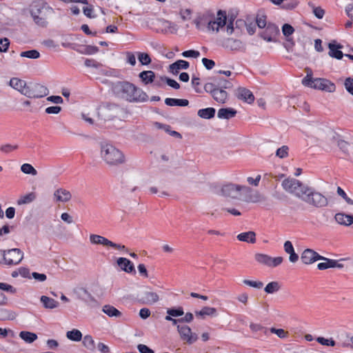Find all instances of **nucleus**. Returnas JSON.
Returning a JSON list of instances; mask_svg holds the SVG:
<instances>
[{
    "mask_svg": "<svg viewBox=\"0 0 353 353\" xmlns=\"http://www.w3.org/2000/svg\"><path fill=\"white\" fill-rule=\"evenodd\" d=\"M116 97L130 103L148 101V95L141 88L129 81H118L112 87Z\"/></svg>",
    "mask_w": 353,
    "mask_h": 353,
    "instance_id": "obj_1",
    "label": "nucleus"
},
{
    "mask_svg": "<svg viewBox=\"0 0 353 353\" xmlns=\"http://www.w3.org/2000/svg\"><path fill=\"white\" fill-rule=\"evenodd\" d=\"M101 157L109 165H118L125 162L123 152L114 145L107 142L100 144Z\"/></svg>",
    "mask_w": 353,
    "mask_h": 353,
    "instance_id": "obj_2",
    "label": "nucleus"
},
{
    "mask_svg": "<svg viewBox=\"0 0 353 353\" xmlns=\"http://www.w3.org/2000/svg\"><path fill=\"white\" fill-rule=\"evenodd\" d=\"M221 194L225 197L234 199H243L248 201V195L251 193L252 189L245 185L234 183L223 185L221 188Z\"/></svg>",
    "mask_w": 353,
    "mask_h": 353,
    "instance_id": "obj_3",
    "label": "nucleus"
},
{
    "mask_svg": "<svg viewBox=\"0 0 353 353\" xmlns=\"http://www.w3.org/2000/svg\"><path fill=\"white\" fill-rule=\"evenodd\" d=\"M201 21L203 23H208L207 28L208 30L219 32L221 28L226 25V12L219 10L217 12L216 17H214L213 13L208 11L201 17Z\"/></svg>",
    "mask_w": 353,
    "mask_h": 353,
    "instance_id": "obj_4",
    "label": "nucleus"
},
{
    "mask_svg": "<svg viewBox=\"0 0 353 353\" xmlns=\"http://www.w3.org/2000/svg\"><path fill=\"white\" fill-rule=\"evenodd\" d=\"M302 201L317 208L327 207L329 204L328 199L325 195L309 186L305 192Z\"/></svg>",
    "mask_w": 353,
    "mask_h": 353,
    "instance_id": "obj_5",
    "label": "nucleus"
},
{
    "mask_svg": "<svg viewBox=\"0 0 353 353\" xmlns=\"http://www.w3.org/2000/svg\"><path fill=\"white\" fill-rule=\"evenodd\" d=\"M302 83L305 86L329 92H332L336 89L335 85L327 79L321 78L312 79L311 71L310 74L307 73V75L303 79Z\"/></svg>",
    "mask_w": 353,
    "mask_h": 353,
    "instance_id": "obj_6",
    "label": "nucleus"
},
{
    "mask_svg": "<svg viewBox=\"0 0 353 353\" xmlns=\"http://www.w3.org/2000/svg\"><path fill=\"white\" fill-rule=\"evenodd\" d=\"M44 9L54 12L53 8L47 6V3L46 2H34L30 6V13L34 22L36 25L41 28H46L48 25L46 18L40 16Z\"/></svg>",
    "mask_w": 353,
    "mask_h": 353,
    "instance_id": "obj_7",
    "label": "nucleus"
},
{
    "mask_svg": "<svg viewBox=\"0 0 353 353\" xmlns=\"http://www.w3.org/2000/svg\"><path fill=\"white\" fill-rule=\"evenodd\" d=\"M283 188L288 192L303 199L308 185L294 178H287L282 181Z\"/></svg>",
    "mask_w": 353,
    "mask_h": 353,
    "instance_id": "obj_8",
    "label": "nucleus"
},
{
    "mask_svg": "<svg viewBox=\"0 0 353 353\" xmlns=\"http://www.w3.org/2000/svg\"><path fill=\"white\" fill-rule=\"evenodd\" d=\"M23 259V252L19 248L7 250H0V263L6 265H16Z\"/></svg>",
    "mask_w": 353,
    "mask_h": 353,
    "instance_id": "obj_9",
    "label": "nucleus"
},
{
    "mask_svg": "<svg viewBox=\"0 0 353 353\" xmlns=\"http://www.w3.org/2000/svg\"><path fill=\"white\" fill-rule=\"evenodd\" d=\"M26 89L23 95L28 98H43L49 92L48 88L40 83H30Z\"/></svg>",
    "mask_w": 353,
    "mask_h": 353,
    "instance_id": "obj_10",
    "label": "nucleus"
},
{
    "mask_svg": "<svg viewBox=\"0 0 353 353\" xmlns=\"http://www.w3.org/2000/svg\"><path fill=\"white\" fill-rule=\"evenodd\" d=\"M119 106L116 103H105L98 108L99 116L104 120H110L117 117Z\"/></svg>",
    "mask_w": 353,
    "mask_h": 353,
    "instance_id": "obj_11",
    "label": "nucleus"
},
{
    "mask_svg": "<svg viewBox=\"0 0 353 353\" xmlns=\"http://www.w3.org/2000/svg\"><path fill=\"white\" fill-rule=\"evenodd\" d=\"M177 330L181 339L189 345L193 344L198 339L197 334L192 332L191 328L188 325H177Z\"/></svg>",
    "mask_w": 353,
    "mask_h": 353,
    "instance_id": "obj_12",
    "label": "nucleus"
},
{
    "mask_svg": "<svg viewBox=\"0 0 353 353\" xmlns=\"http://www.w3.org/2000/svg\"><path fill=\"white\" fill-rule=\"evenodd\" d=\"M90 242L93 244L103 245L104 246H110L114 248L117 250H127V248L125 245L121 244L115 243L104 236L97 235V234H91L90 236Z\"/></svg>",
    "mask_w": 353,
    "mask_h": 353,
    "instance_id": "obj_13",
    "label": "nucleus"
},
{
    "mask_svg": "<svg viewBox=\"0 0 353 353\" xmlns=\"http://www.w3.org/2000/svg\"><path fill=\"white\" fill-rule=\"evenodd\" d=\"M279 34V29L277 26L274 23H268L265 30L260 33L261 37L268 41H275L276 37Z\"/></svg>",
    "mask_w": 353,
    "mask_h": 353,
    "instance_id": "obj_14",
    "label": "nucleus"
},
{
    "mask_svg": "<svg viewBox=\"0 0 353 353\" xmlns=\"http://www.w3.org/2000/svg\"><path fill=\"white\" fill-rule=\"evenodd\" d=\"M323 259V256L320 255L312 249L305 250L301 256V261L306 265L312 264L314 262Z\"/></svg>",
    "mask_w": 353,
    "mask_h": 353,
    "instance_id": "obj_15",
    "label": "nucleus"
},
{
    "mask_svg": "<svg viewBox=\"0 0 353 353\" xmlns=\"http://www.w3.org/2000/svg\"><path fill=\"white\" fill-rule=\"evenodd\" d=\"M235 95L239 100L249 104L252 103L255 99L253 93L245 88H239L236 90Z\"/></svg>",
    "mask_w": 353,
    "mask_h": 353,
    "instance_id": "obj_16",
    "label": "nucleus"
},
{
    "mask_svg": "<svg viewBox=\"0 0 353 353\" xmlns=\"http://www.w3.org/2000/svg\"><path fill=\"white\" fill-rule=\"evenodd\" d=\"M117 265L120 268L128 273L136 274L134 266L133 263L128 259L120 257L117 259Z\"/></svg>",
    "mask_w": 353,
    "mask_h": 353,
    "instance_id": "obj_17",
    "label": "nucleus"
},
{
    "mask_svg": "<svg viewBox=\"0 0 353 353\" xmlns=\"http://www.w3.org/2000/svg\"><path fill=\"white\" fill-rule=\"evenodd\" d=\"M54 198L56 201L65 203L69 201L72 198L71 193L63 188H59L54 192Z\"/></svg>",
    "mask_w": 353,
    "mask_h": 353,
    "instance_id": "obj_18",
    "label": "nucleus"
},
{
    "mask_svg": "<svg viewBox=\"0 0 353 353\" xmlns=\"http://www.w3.org/2000/svg\"><path fill=\"white\" fill-rule=\"evenodd\" d=\"M223 47L231 51H239L243 48L242 42L239 39L228 38L223 44Z\"/></svg>",
    "mask_w": 353,
    "mask_h": 353,
    "instance_id": "obj_19",
    "label": "nucleus"
},
{
    "mask_svg": "<svg viewBox=\"0 0 353 353\" xmlns=\"http://www.w3.org/2000/svg\"><path fill=\"white\" fill-rule=\"evenodd\" d=\"M189 62L185 60H178L169 66L170 72L174 74H177L180 70H186L189 68Z\"/></svg>",
    "mask_w": 353,
    "mask_h": 353,
    "instance_id": "obj_20",
    "label": "nucleus"
},
{
    "mask_svg": "<svg viewBox=\"0 0 353 353\" xmlns=\"http://www.w3.org/2000/svg\"><path fill=\"white\" fill-rule=\"evenodd\" d=\"M159 295L153 292H145L141 297L140 301L146 305H152L157 303L159 301Z\"/></svg>",
    "mask_w": 353,
    "mask_h": 353,
    "instance_id": "obj_21",
    "label": "nucleus"
},
{
    "mask_svg": "<svg viewBox=\"0 0 353 353\" xmlns=\"http://www.w3.org/2000/svg\"><path fill=\"white\" fill-rule=\"evenodd\" d=\"M334 219L340 225L348 226L353 223V215L339 212L335 214Z\"/></svg>",
    "mask_w": 353,
    "mask_h": 353,
    "instance_id": "obj_22",
    "label": "nucleus"
},
{
    "mask_svg": "<svg viewBox=\"0 0 353 353\" xmlns=\"http://www.w3.org/2000/svg\"><path fill=\"white\" fill-rule=\"evenodd\" d=\"M155 73L152 70H144L139 74V77L144 85L154 82Z\"/></svg>",
    "mask_w": 353,
    "mask_h": 353,
    "instance_id": "obj_23",
    "label": "nucleus"
},
{
    "mask_svg": "<svg viewBox=\"0 0 353 353\" xmlns=\"http://www.w3.org/2000/svg\"><path fill=\"white\" fill-rule=\"evenodd\" d=\"M9 84L12 88L18 90L22 94H23V90L25 91V90H26V88L28 85L25 81L16 77L12 78L10 80Z\"/></svg>",
    "mask_w": 353,
    "mask_h": 353,
    "instance_id": "obj_24",
    "label": "nucleus"
},
{
    "mask_svg": "<svg viewBox=\"0 0 353 353\" xmlns=\"http://www.w3.org/2000/svg\"><path fill=\"white\" fill-rule=\"evenodd\" d=\"M237 112L232 108H225L219 110L217 117L219 119H230L236 116Z\"/></svg>",
    "mask_w": 353,
    "mask_h": 353,
    "instance_id": "obj_25",
    "label": "nucleus"
},
{
    "mask_svg": "<svg viewBox=\"0 0 353 353\" xmlns=\"http://www.w3.org/2000/svg\"><path fill=\"white\" fill-rule=\"evenodd\" d=\"M212 97L216 102L219 103H225L228 100V94L225 89L217 88L216 90L214 91Z\"/></svg>",
    "mask_w": 353,
    "mask_h": 353,
    "instance_id": "obj_26",
    "label": "nucleus"
},
{
    "mask_svg": "<svg viewBox=\"0 0 353 353\" xmlns=\"http://www.w3.org/2000/svg\"><path fill=\"white\" fill-rule=\"evenodd\" d=\"M236 238L240 241L254 243L256 242V233L253 231L242 232L238 234Z\"/></svg>",
    "mask_w": 353,
    "mask_h": 353,
    "instance_id": "obj_27",
    "label": "nucleus"
},
{
    "mask_svg": "<svg viewBox=\"0 0 353 353\" xmlns=\"http://www.w3.org/2000/svg\"><path fill=\"white\" fill-rule=\"evenodd\" d=\"M328 48L330 49L329 55L330 57L336 58V59H341L343 58V54L341 50H339V49L342 48L341 45H335L330 43Z\"/></svg>",
    "mask_w": 353,
    "mask_h": 353,
    "instance_id": "obj_28",
    "label": "nucleus"
},
{
    "mask_svg": "<svg viewBox=\"0 0 353 353\" xmlns=\"http://www.w3.org/2000/svg\"><path fill=\"white\" fill-rule=\"evenodd\" d=\"M40 301L42 303L43 307L46 309H54L57 307L59 305L57 301L44 295L41 296Z\"/></svg>",
    "mask_w": 353,
    "mask_h": 353,
    "instance_id": "obj_29",
    "label": "nucleus"
},
{
    "mask_svg": "<svg viewBox=\"0 0 353 353\" xmlns=\"http://www.w3.org/2000/svg\"><path fill=\"white\" fill-rule=\"evenodd\" d=\"M215 112L214 108H207L199 110L197 114L202 119H210L214 117Z\"/></svg>",
    "mask_w": 353,
    "mask_h": 353,
    "instance_id": "obj_30",
    "label": "nucleus"
},
{
    "mask_svg": "<svg viewBox=\"0 0 353 353\" xmlns=\"http://www.w3.org/2000/svg\"><path fill=\"white\" fill-rule=\"evenodd\" d=\"M165 103L169 106H187L189 104V101L183 99L166 98L165 99Z\"/></svg>",
    "mask_w": 353,
    "mask_h": 353,
    "instance_id": "obj_31",
    "label": "nucleus"
},
{
    "mask_svg": "<svg viewBox=\"0 0 353 353\" xmlns=\"http://www.w3.org/2000/svg\"><path fill=\"white\" fill-rule=\"evenodd\" d=\"M83 346L90 352H94L96 351L95 342L90 335H85L83 339Z\"/></svg>",
    "mask_w": 353,
    "mask_h": 353,
    "instance_id": "obj_32",
    "label": "nucleus"
},
{
    "mask_svg": "<svg viewBox=\"0 0 353 353\" xmlns=\"http://www.w3.org/2000/svg\"><path fill=\"white\" fill-rule=\"evenodd\" d=\"M102 311L110 317H120L121 316V312L110 305H104Z\"/></svg>",
    "mask_w": 353,
    "mask_h": 353,
    "instance_id": "obj_33",
    "label": "nucleus"
},
{
    "mask_svg": "<svg viewBox=\"0 0 353 353\" xmlns=\"http://www.w3.org/2000/svg\"><path fill=\"white\" fill-rule=\"evenodd\" d=\"M210 79L214 81V83L216 84V88H221V89H227L230 88L231 83L228 81V80L223 79V78H216L215 77H210Z\"/></svg>",
    "mask_w": 353,
    "mask_h": 353,
    "instance_id": "obj_34",
    "label": "nucleus"
},
{
    "mask_svg": "<svg viewBox=\"0 0 353 353\" xmlns=\"http://www.w3.org/2000/svg\"><path fill=\"white\" fill-rule=\"evenodd\" d=\"M216 314V310L214 307H203L200 311H196L195 315L204 317L205 316H215Z\"/></svg>",
    "mask_w": 353,
    "mask_h": 353,
    "instance_id": "obj_35",
    "label": "nucleus"
},
{
    "mask_svg": "<svg viewBox=\"0 0 353 353\" xmlns=\"http://www.w3.org/2000/svg\"><path fill=\"white\" fill-rule=\"evenodd\" d=\"M19 336L28 343H31L37 339V335L35 333L28 331L20 332Z\"/></svg>",
    "mask_w": 353,
    "mask_h": 353,
    "instance_id": "obj_36",
    "label": "nucleus"
},
{
    "mask_svg": "<svg viewBox=\"0 0 353 353\" xmlns=\"http://www.w3.org/2000/svg\"><path fill=\"white\" fill-rule=\"evenodd\" d=\"M66 336L72 341H80L82 339V333L77 329H73L66 332Z\"/></svg>",
    "mask_w": 353,
    "mask_h": 353,
    "instance_id": "obj_37",
    "label": "nucleus"
},
{
    "mask_svg": "<svg viewBox=\"0 0 353 353\" xmlns=\"http://www.w3.org/2000/svg\"><path fill=\"white\" fill-rule=\"evenodd\" d=\"M254 259L258 263L270 267L271 260L270 256L265 254L258 253L255 254Z\"/></svg>",
    "mask_w": 353,
    "mask_h": 353,
    "instance_id": "obj_38",
    "label": "nucleus"
},
{
    "mask_svg": "<svg viewBox=\"0 0 353 353\" xmlns=\"http://www.w3.org/2000/svg\"><path fill=\"white\" fill-rule=\"evenodd\" d=\"M281 288V285L277 281H272L267 284L264 288V291L268 294H273L278 292Z\"/></svg>",
    "mask_w": 353,
    "mask_h": 353,
    "instance_id": "obj_39",
    "label": "nucleus"
},
{
    "mask_svg": "<svg viewBox=\"0 0 353 353\" xmlns=\"http://www.w3.org/2000/svg\"><path fill=\"white\" fill-rule=\"evenodd\" d=\"M139 62L143 65H148L151 63L152 59L150 55L146 52H137Z\"/></svg>",
    "mask_w": 353,
    "mask_h": 353,
    "instance_id": "obj_40",
    "label": "nucleus"
},
{
    "mask_svg": "<svg viewBox=\"0 0 353 353\" xmlns=\"http://www.w3.org/2000/svg\"><path fill=\"white\" fill-rule=\"evenodd\" d=\"M36 198L35 194L34 192H30L27 194L23 196H21L18 201V205L27 204L32 202Z\"/></svg>",
    "mask_w": 353,
    "mask_h": 353,
    "instance_id": "obj_41",
    "label": "nucleus"
},
{
    "mask_svg": "<svg viewBox=\"0 0 353 353\" xmlns=\"http://www.w3.org/2000/svg\"><path fill=\"white\" fill-rule=\"evenodd\" d=\"M20 56L21 57L36 59L40 57V53L37 50H30L21 52Z\"/></svg>",
    "mask_w": 353,
    "mask_h": 353,
    "instance_id": "obj_42",
    "label": "nucleus"
},
{
    "mask_svg": "<svg viewBox=\"0 0 353 353\" xmlns=\"http://www.w3.org/2000/svg\"><path fill=\"white\" fill-rule=\"evenodd\" d=\"M162 26L163 28L161 31L164 33H174L176 30L175 25L168 21H164L162 23Z\"/></svg>",
    "mask_w": 353,
    "mask_h": 353,
    "instance_id": "obj_43",
    "label": "nucleus"
},
{
    "mask_svg": "<svg viewBox=\"0 0 353 353\" xmlns=\"http://www.w3.org/2000/svg\"><path fill=\"white\" fill-rule=\"evenodd\" d=\"M308 6L312 8V12L315 17L319 19H323L325 14V10L321 7H316L312 2L308 3Z\"/></svg>",
    "mask_w": 353,
    "mask_h": 353,
    "instance_id": "obj_44",
    "label": "nucleus"
},
{
    "mask_svg": "<svg viewBox=\"0 0 353 353\" xmlns=\"http://www.w3.org/2000/svg\"><path fill=\"white\" fill-rule=\"evenodd\" d=\"M21 170L25 174H32L33 176L37 174V171L29 163L23 164L21 167Z\"/></svg>",
    "mask_w": 353,
    "mask_h": 353,
    "instance_id": "obj_45",
    "label": "nucleus"
},
{
    "mask_svg": "<svg viewBox=\"0 0 353 353\" xmlns=\"http://www.w3.org/2000/svg\"><path fill=\"white\" fill-rule=\"evenodd\" d=\"M167 314L173 317L181 316L184 314V311L182 307H178L177 308H168L167 310Z\"/></svg>",
    "mask_w": 353,
    "mask_h": 353,
    "instance_id": "obj_46",
    "label": "nucleus"
},
{
    "mask_svg": "<svg viewBox=\"0 0 353 353\" xmlns=\"http://www.w3.org/2000/svg\"><path fill=\"white\" fill-rule=\"evenodd\" d=\"M19 148V145L15 144V145H12V144H4V145H2L1 147H0V151L4 154H8L10 152H12L16 150H17Z\"/></svg>",
    "mask_w": 353,
    "mask_h": 353,
    "instance_id": "obj_47",
    "label": "nucleus"
},
{
    "mask_svg": "<svg viewBox=\"0 0 353 353\" xmlns=\"http://www.w3.org/2000/svg\"><path fill=\"white\" fill-rule=\"evenodd\" d=\"M160 79L162 81L165 82L169 86L172 87L174 89L178 90L180 88L179 83L174 79H172L165 76L161 77Z\"/></svg>",
    "mask_w": 353,
    "mask_h": 353,
    "instance_id": "obj_48",
    "label": "nucleus"
},
{
    "mask_svg": "<svg viewBox=\"0 0 353 353\" xmlns=\"http://www.w3.org/2000/svg\"><path fill=\"white\" fill-rule=\"evenodd\" d=\"M243 283L246 285L256 289H261L263 286V283L259 281H250L248 279H244Z\"/></svg>",
    "mask_w": 353,
    "mask_h": 353,
    "instance_id": "obj_49",
    "label": "nucleus"
},
{
    "mask_svg": "<svg viewBox=\"0 0 353 353\" xmlns=\"http://www.w3.org/2000/svg\"><path fill=\"white\" fill-rule=\"evenodd\" d=\"M289 148L287 145H283L282 147L278 148L276 151V156L281 158L284 159L288 156Z\"/></svg>",
    "mask_w": 353,
    "mask_h": 353,
    "instance_id": "obj_50",
    "label": "nucleus"
},
{
    "mask_svg": "<svg viewBox=\"0 0 353 353\" xmlns=\"http://www.w3.org/2000/svg\"><path fill=\"white\" fill-rule=\"evenodd\" d=\"M10 44V40L7 37L0 39V52H6Z\"/></svg>",
    "mask_w": 353,
    "mask_h": 353,
    "instance_id": "obj_51",
    "label": "nucleus"
},
{
    "mask_svg": "<svg viewBox=\"0 0 353 353\" xmlns=\"http://www.w3.org/2000/svg\"><path fill=\"white\" fill-rule=\"evenodd\" d=\"M270 331V332L276 334L281 339H285L288 336V332L281 328L276 329L275 327H271Z\"/></svg>",
    "mask_w": 353,
    "mask_h": 353,
    "instance_id": "obj_52",
    "label": "nucleus"
},
{
    "mask_svg": "<svg viewBox=\"0 0 353 353\" xmlns=\"http://www.w3.org/2000/svg\"><path fill=\"white\" fill-rule=\"evenodd\" d=\"M282 32L284 36L288 37L294 33V29L291 25L285 23L282 27Z\"/></svg>",
    "mask_w": 353,
    "mask_h": 353,
    "instance_id": "obj_53",
    "label": "nucleus"
},
{
    "mask_svg": "<svg viewBox=\"0 0 353 353\" xmlns=\"http://www.w3.org/2000/svg\"><path fill=\"white\" fill-rule=\"evenodd\" d=\"M316 341L321 345L327 346H334L336 342L332 339H325L323 337H318Z\"/></svg>",
    "mask_w": 353,
    "mask_h": 353,
    "instance_id": "obj_54",
    "label": "nucleus"
},
{
    "mask_svg": "<svg viewBox=\"0 0 353 353\" xmlns=\"http://www.w3.org/2000/svg\"><path fill=\"white\" fill-rule=\"evenodd\" d=\"M256 23L259 28H265L267 26L266 17L264 15H257L256 18Z\"/></svg>",
    "mask_w": 353,
    "mask_h": 353,
    "instance_id": "obj_55",
    "label": "nucleus"
},
{
    "mask_svg": "<svg viewBox=\"0 0 353 353\" xmlns=\"http://www.w3.org/2000/svg\"><path fill=\"white\" fill-rule=\"evenodd\" d=\"M182 56L184 57L198 58L200 56V52L197 50H189L184 51L182 53Z\"/></svg>",
    "mask_w": 353,
    "mask_h": 353,
    "instance_id": "obj_56",
    "label": "nucleus"
},
{
    "mask_svg": "<svg viewBox=\"0 0 353 353\" xmlns=\"http://www.w3.org/2000/svg\"><path fill=\"white\" fill-rule=\"evenodd\" d=\"M216 88V85L214 83L209 82L204 85V90L206 92L211 94V95L213 94L214 91H215Z\"/></svg>",
    "mask_w": 353,
    "mask_h": 353,
    "instance_id": "obj_57",
    "label": "nucleus"
},
{
    "mask_svg": "<svg viewBox=\"0 0 353 353\" xmlns=\"http://www.w3.org/2000/svg\"><path fill=\"white\" fill-rule=\"evenodd\" d=\"M0 290L9 292L12 294L16 292V289L13 286L6 283H0Z\"/></svg>",
    "mask_w": 353,
    "mask_h": 353,
    "instance_id": "obj_58",
    "label": "nucleus"
},
{
    "mask_svg": "<svg viewBox=\"0 0 353 353\" xmlns=\"http://www.w3.org/2000/svg\"><path fill=\"white\" fill-rule=\"evenodd\" d=\"M200 85V79L196 77H193L192 79V85L194 89V91L196 93H201L202 90L201 88H198V85Z\"/></svg>",
    "mask_w": 353,
    "mask_h": 353,
    "instance_id": "obj_59",
    "label": "nucleus"
},
{
    "mask_svg": "<svg viewBox=\"0 0 353 353\" xmlns=\"http://www.w3.org/2000/svg\"><path fill=\"white\" fill-rule=\"evenodd\" d=\"M202 63L207 70H211L215 65V62L213 60L207 58H203Z\"/></svg>",
    "mask_w": 353,
    "mask_h": 353,
    "instance_id": "obj_60",
    "label": "nucleus"
},
{
    "mask_svg": "<svg viewBox=\"0 0 353 353\" xmlns=\"http://www.w3.org/2000/svg\"><path fill=\"white\" fill-rule=\"evenodd\" d=\"M283 258L282 256L271 257L270 267H276L283 263Z\"/></svg>",
    "mask_w": 353,
    "mask_h": 353,
    "instance_id": "obj_61",
    "label": "nucleus"
},
{
    "mask_svg": "<svg viewBox=\"0 0 353 353\" xmlns=\"http://www.w3.org/2000/svg\"><path fill=\"white\" fill-rule=\"evenodd\" d=\"M85 65L87 67H92L98 68L101 66V64L94 59H85Z\"/></svg>",
    "mask_w": 353,
    "mask_h": 353,
    "instance_id": "obj_62",
    "label": "nucleus"
},
{
    "mask_svg": "<svg viewBox=\"0 0 353 353\" xmlns=\"http://www.w3.org/2000/svg\"><path fill=\"white\" fill-rule=\"evenodd\" d=\"M61 111V108L60 106H50L46 109L45 112L47 114H59Z\"/></svg>",
    "mask_w": 353,
    "mask_h": 353,
    "instance_id": "obj_63",
    "label": "nucleus"
},
{
    "mask_svg": "<svg viewBox=\"0 0 353 353\" xmlns=\"http://www.w3.org/2000/svg\"><path fill=\"white\" fill-rule=\"evenodd\" d=\"M137 349L140 353H154L152 349L143 344L138 345Z\"/></svg>",
    "mask_w": 353,
    "mask_h": 353,
    "instance_id": "obj_64",
    "label": "nucleus"
}]
</instances>
